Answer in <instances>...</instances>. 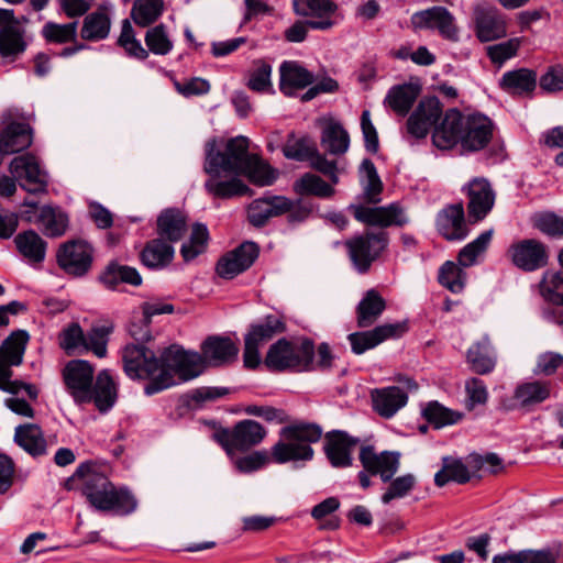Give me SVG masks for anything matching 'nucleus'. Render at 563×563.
<instances>
[{
  "label": "nucleus",
  "mask_w": 563,
  "mask_h": 563,
  "mask_svg": "<svg viewBox=\"0 0 563 563\" xmlns=\"http://www.w3.org/2000/svg\"><path fill=\"white\" fill-rule=\"evenodd\" d=\"M250 141L239 135L224 142L211 139L205 145L203 170L209 178L207 191L216 198H231L249 192V187L239 178L245 175L256 186H271L278 170L258 155L249 153Z\"/></svg>",
  "instance_id": "f257e3e1"
},
{
  "label": "nucleus",
  "mask_w": 563,
  "mask_h": 563,
  "mask_svg": "<svg viewBox=\"0 0 563 563\" xmlns=\"http://www.w3.org/2000/svg\"><path fill=\"white\" fill-rule=\"evenodd\" d=\"M95 368L84 360L69 361L63 369L68 393L78 404L93 401L101 412L109 410L117 400V387L109 372L101 371L93 384Z\"/></svg>",
  "instance_id": "f03ea898"
},
{
  "label": "nucleus",
  "mask_w": 563,
  "mask_h": 563,
  "mask_svg": "<svg viewBox=\"0 0 563 563\" xmlns=\"http://www.w3.org/2000/svg\"><path fill=\"white\" fill-rule=\"evenodd\" d=\"M74 478L80 482V490L89 504L100 511L134 510L133 496L123 488H117L108 477L93 464H81Z\"/></svg>",
  "instance_id": "7ed1b4c3"
},
{
  "label": "nucleus",
  "mask_w": 563,
  "mask_h": 563,
  "mask_svg": "<svg viewBox=\"0 0 563 563\" xmlns=\"http://www.w3.org/2000/svg\"><path fill=\"white\" fill-rule=\"evenodd\" d=\"M125 374L132 379H147L144 393L152 396L174 386L168 372H161L162 354L159 357L143 344H128L122 351Z\"/></svg>",
  "instance_id": "20e7f679"
},
{
  "label": "nucleus",
  "mask_w": 563,
  "mask_h": 563,
  "mask_svg": "<svg viewBox=\"0 0 563 563\" xmlns=\"http://www.w3.org/2000/svg\"><path fill=\"white\" fill-rule=\"evenodd\" d=\"M282 440L272 448V457L283 464L290 461H310L313 457L311 443L322 437V429L314 423H294L280 431Z\"/></svg>",
  "instance_id": "39448f33"
},
{
  "label": "nucleus",
  "mask_w": 563,
  "mask_h": 563,
  "mask_svg": "<svg viewBox=\"0 0 563 563\" xmlns=\"http://www.w3.org/2000/svg\"><path fill=\"white\" fill-rule=\"evenodd\" d=\"M27 341V332L18 330L12 332L0 345V389L13 395L24 390L31 399L35 400L38 390L34 385L11 379L13 374L11 367L22 363Z\"/></svg>",
  "instance_id": "423d86ee"
},
{
  "label": "nucleus",
  "mask_w": 563,
  "mask_h": 563,
  "mask_svg": "<svg viewBox=\"0 0 563 563\" xmlns=\"http://www.w3.org/2000/svg\"><path fill=\"white\" fill-rule=\"evenodd\" d=\"M313 354L314 346L309 340L292 343L286 339H280L268 349L265 365L276 371L288 368L305 371L312 363Z\"/></svg>",
  "instance_id": "0eeeda50"
},
{
  "label": "nucleus",
  "mask_w": 563,
  "mask_h": 563,
  "mask_svg": "<svg viewBox=\"0 0 563 563\" xmlns=\"http://www.w3.org/2000/svg\"><path fill=\"white\" fill-rule=\"evenodd\" d=\"M205 358L200 353L187 351L180 345H170L162 352L161 372H168L177 384V379L187 382L201 375L206 368Z\"/></svg>",
  "instance_id": "6e6552de"
},
{
  "label": "nucleus",
  "mask_w": 563,
  "mask_h": 563,
  "mask_svg": "<svg viewBox=\"0 0 563 563\" xmlns=\"http://www.w3.org/2000/svg\"><path fill=\"white\" fill-rule=\"evenodd\" d=\"M286 325L282 317L268 314L263 320L250 327L244 339V365L255 368L261 361L260 346L271 341L275 335L285 332Z\"/></svg>",
  "instance_id": "1a4fd4ad"
},
{
  "label": "nucleus",
  "mask_w": 563,
  "mask_h": 563,
  "mask_svg": "<svg viewBox=\"0 0 563 563\" xmlns=\"http://www.w3.org/2000/svg\"><path fill=\"white\" fill-rule=\"evenodd\" d=\"M229 455L236 451H246L260 444L266 437L264 427L255 420H242L232 430L221 429L213 434Z\"/></svg>",
  "instance_id": "9d476101"
},
{
  "label": "nucleus",
  "mask_w": 563,
  "mask_h": 563,
  "mask_svg": "<svg viewBox=\"0 0 563 563\" xmlns=\"http://www.w3.org/2000/svg\"><path fill=\"white\" fill-rule=\"evenodd\" d=\"M388 245V234L366 232L346 242L350 257L360 273H365Z\"/></svg>",
  "instance_id": "9b49d317"
},
{
  "label": "nucleus",
  "mask_w": 563,
  "mask_h": 563,
  "mask_svg": "<svg viewBox=\"0 0 563 563\" xmlns=\"http://www.w3.org/2000/svg\"><path fill=\"white\" fill-rule=\"evenodd\" d=\"M58 266L68 275H86L92 265L93 249L82 240H71L59 245L56 253Z\"/></svg>",
  "instance_id": "f8f14e48"
},
{
  "label": "nucleus",
  "mask_w": 563,
  "mask_h": 563,
  "mask_svg": "<svg viewBox=\"0 0 563 563\" xmlns=\"http://www.w3.org/2000/svg\"><path fill=\"white\" fill-rule=\"evenodd\" d=\"M410 24L413 31L437 30L439 34L451 42L459 41V26L454 15L444 7H432L415 12Z\"/></svg>",
  "instance_id": "ddd939ff"
},
{
  "label": "nucleus",
  "mask_w": 563,
  "mask_h": 563,
  "mask_svg": "<svg viewBox=\"0 0 563 563\" xmlns=\"http://www.w3.org/2000/svg\"><path fill=\"white\" fill-rule=\"evenodd\" d=\"M9 172L26 191L36 194L46 190L47 176L35 155L26 153L14 157L9 164Z\"/></svg>",
  "instance_id": "4468645a"
},
{
  "label": "nucleus",
  "mask_w": 563,
  "mask_h": 563,
  "mask_svg": "<svg viewBox=\"0 0 563 563\" xmlns=\"http://www.w3.org/2000/svg\"><path fill=\"white\" fill-rule=\"evenodd\" d=\"M511 263L525 271L534 272L548 265L547 246L538 240L526 239L510 245L508 250Z\"/></svg>",
  "instance_id": "2eb2a0df"
},
{
  "label": "nucleus",
  "mask_w": 563,
  "mask_h": 563,
  "mask_svg": "<svg viewBox=\"0 0 563 563\" xmlns=\"http://www.w3.org/2000/svg\"><path fill=\"white\" fill-rule=\"evenodd\" d=\"M463 190L468 198V217L474 222L483 220L495 205L496 194L486 178L472 179Z\"/></svg>",
  "instance_id": "dca6fc26"
},
{
  "label": "nucleus",
  "mask_w": 563,
  "mask_h": 563,
  "mask_svg": "<svg viewBox=\"0 0 563 563\" xmlns=\"http://www.w3.org/2000/svg\"><path fill=\"white\" fill-rule=\"evenodd\" d=\"M354 218L367 225L373 227H401L407 223L402 208L398 203H390L386 207L353 206Z\"/></svg>",
  "instance_id": "f3484780"
},
{
  "label": "nucleus",
  "mask_w": 563,
  "mask_h": 563,
  "mask_svg": "<svg viewBox=\"0 0 563 563\" xmlns=\"http://www.w3.org/2000/svg\"><path fill=\"white\" fill-rule=\"evenodd\" d=\"M257 256L258 246L254 242H244L218 261L217 273L222 278L232 279L250 268Z\"/></svg>",
  "instance_id": "a211bd4d"
},
{
  "label": "nucleus",
  "mask_w": 563,
  "mask_h": 563,
  "mask_svg": "<svg viewBox=\"0 0 563 563\" xmlns=\"http://www.w3.org/2000/svg\"><path fill=\"white\" fill-rule=\"evenodd\" d=\"M442 114V104L435 97L422 99L407 120V131L416 139H423Z\"/></svg>",
  "instance_id": "6ab92c4d"
},
{
  "label": "nucleus",
  "mask_w": 563,
  "mask_h": 563,
  "mask_svg": "<svg viewBox=\"0 0 563 563\" xmlns=\"http://www.w3.org/2000/svg\"><path fill=\"white\" fill-rule=\"evenodd\" d=\"M398 452L384 451L376 453L372 445L361 449L360 461L364 470L373 475H379L380 479L389 482L397 473L400 465Z\"/></svg>",
  "instance_id": "aec40b11"
},
{
  "label": "nucleus",
  "mask_w": 563,
  "mask_h": 563,
  "mask_svg": "<svg viewBox=\"0 0 563 563\" xmlns=\"http://www.w3.org/2000/svg\"><path fill=\"white\" fill-rule=\"evenodd\" d=\"M407 330L405 323H387L382 324L373 330L364 332L351 333L347 339L351 343L352 351L355 354H362L373 349L387 339L398 338Z\"/></svg>",
  "instance_id": "412c9836"
},
{
  "label": "nucleus",
  "mask_w": 563,
  "mask_h": 563,
  "mask_svg": "<svg viewBox=\"0 0 563 563\" xmlns=\"http://www.w3.org/2000/svg\"><path fill=\"white\" fill-rule=\"evenodd\" d=\"M494 124L483 114L465 117L461 145L466 151H479L487 146L493 137Z\"/></svg>",
  "instance_id": "4be33fe9"
},
{
  "label": "nucleus",
  "mask_w": 563,
  "mask_h": 563,
  "mask_svg": "<svg viewBox=\"0 0 563 563\" xmlns=\"http://www.w3.org/2000/svg\"><path fill=\"white\" fill-rule=\"evenodd\" d=\"M476 34L482 42L501 38L507 34V23L499 11L489 5L478 4L474 11Z\"/></svg>",
  "instance_id": "5701e85b"
},
{
  "label": "nucleus",
  "mask_w": 563,
  "mask_h": 563,
  "mask_svg": "<svg viewBox=\"0 0 563 563\" xmlns=\"http://www.w3.org/2000/svg\"><path fill=\"white\" fill-rule=\"evenodd\" d=\"M296 14L312 16L317 20H309V25L314 30H329L334 25L332 15L336 12L338 5L333 0H292Z\"/></svg>",
  "instance_id": "b1692460"
},
{
  "label": "nucleus",
  "mask_w": 563,
  "mask_h": 563,
  "mask_svg": "<svg viewBox=\"0 0 563 563\" xmlns=\"http://www.w3.org/2000/svg\"><path fill=\"white\" fill-rule=\"evenodd\" d=\"M552 390L553 385L549 380H529L515 388L512 398L518 409L531 412L551 397Z\"/></svg>",
  "instance_id": "393cba45"
},
{
  "label": "nucleus",
  "mask_w": 563,
  "mask_h": 563,
  "mask_svg": "<svg viewBox=\"0 0 563 563\" xmlns=\"http://www.w3.org/2000/svg\"><path fill=\"white\" fill-rule=\"evenodd\" d=\"M465 117L456 109L445 112L443 120L437 126L432 134L433 144L441 150L452 148L459 142L461 143L464 131Z\"/></svg>",
  "instance_id": "a878e982"
},
{
  "label": "nucleus",
  "mask_w": 563,
  "mask_h": 563,
  "mask_svg": "<svg viewBox=\"0 0 563 563\" xmlns=\"http://www.w3.org/2000/svg\"><path fill=\"white\" fill-rule=\"evenodd\" d=\"M200 354L205 358L206 366H220L235 361L239 347L228 336L211 335L202 342Z\"/></svg>",
  "instance_id": "bb28decb"
},
{
  "label": "nucleus",
  "mask_w": 563,
  "mask_h": 563,
  "mask_svg": "<svg viewBox=\"0 0 563 563\" xmlns=\"http://www.w3.org/2000/svg\"><path fill=\"white\" fill-rule=\"evenodd\" d=\"M33 143V130L24 122H10L0 130V153L11 155L29 148Z\"/></svg>",
  "instance_id": "cd10ccee"
},
{
  "label": "nucleus",
  "mask_w": 563,
  "mask_h": 563,
  "mask_svg": "<svg viewBox=\"0 0 563 563\" xmlns=\"http://www.w3.org/2000/svg\"><path fill=\"white\" fill-rule=\"evenodd\" d=\"M358 440L343 431H331L325 434L324 451L334 467H346L352 464L351 453Z\"/></svg>",
  "instance_id": "c85d7f7f"
},
{
  "label": "nucleus",
  "mask_w": 563,
  "mask_h": 563,
  "mask_svg": "<svg viewBox=\"0 0 563 563\" xmlns=\"http://www.w3.org/2000/svg\"><path fill=\"white\" fill-rule=\"evenodd\" d=\"M437 228L446 240H463L467 235L462 203L444 208L437 218Z\"/></svg>",
  "instance_id": "c756f323"
},
{
  "label": "nucleus",
  "mask_w": 563,
  "mask_h": 563,
  "mask_svg": "<svg viewBox=\"0 0 563 563\" xmlns=\"http://www.w3.org/2000/svg\"><path fill=\"white\" fill-rule=\"evenodd\" d=\"M374 410L384 418H391L408 401V395L398 386H390L372 391Z\"/></svg>",
  "instance_id": "7c9ffc66"
},
{
  "label": "nucleus",
  "mask_w": 563,
  "mask_h": 563,
  "mask_svg": "<svg viewBox=\"0 0 563 563\" xmlns=\"http://www.w3.org/2000/svg\"><path fill=\"white\" fill-rule=\"evenodd\" d=\"M279 71V88L286 96H292L297 90L308 87L314 80L313 75L298 62H284Z\"/></svg>",
  "instance_id": "2f4dec72"
},
{
  "label": "nucleus",
  "mask_w": 563,
  "mask_h": 563,
  "mask_svg": "<svg viewBox=\"0 0 563 563\" xmlns=\"http://www.w3.org/2000/svg\"><path fill=\"white\" fill-rule=\"evenodd\" d=\"M26 31L21 22L0 29V55L14 60L26 49Z\"/></svg>",
  "instance_id": "473e14b6"
},
{
  "label": "nucleus",
  "mask_w": 563,
  "mask_h": 563,
  "mask_svg": "<svg viewBox=\"0 0 563 563\" xmlns=\"http://www.w3.org/2000/svg\"><path fill=\"white\" fill-rule=\"evenodd\" d=\"M111 30V18L106 7L87 14L82 21L80 36L85 41L98 42L108 37Z\"/></svg>",
  "instance_id": "72a5a7b5"
},
{
  "label": "nucleus",
  "mask_w": 563,
  "mask_h": 563,
  "mask_svg": "<svg viewBox=\"0 0 563 563\" xmlns=\"http://www.w3.org/2000/svg\"><path fill=\"white\" fill-rule=\"evenodd\" d=\"M475 474L471 471L461 459L453 456H444L442 459V467L434 475V483L439 487H443L450 482L457 484L467 483Z\"/></svg>",
  "instance_id": "f704fd0d"
},
{
  "label": "nucleus",
  "mask_w": 563,
  "mask_h": 563,
  "mask_svg": "<svg viewBox=\"0 0 563 563\" xmlns=\"http://www.w3.org/2000/svg\"><path fill=\"white\" fill-rule=\"evenodd\" d=\"M386 308L385 299L375 289L365 292L356 307V321L360 328L374 324Z\"/></svg>",
  "instance_id": "c9c22d12"
},
{
  "label": "nucleus",
  "mask_w": 563,
  "mask_h": 563,
  "mask_svg": "<svg viewBox=\"0 0 563 563\" xmlns=\"http://www.w3.org/2000/svg\"><path fill=\"white\" fill-rule=\"evenodd\" d=\"M320 143L329 154L342 155L350 147V135L340 122L329 120L323 126Z\"/></svg>",
  "instance_id": "e433bc0d"
},
{
  "label": "nucleus",
  "mask_w": 563,
  "mask_h": 563,
  "mask_svg": "<svg viewBox=\"0 0 563 563\" xmlns=\"http://www.w3.org/2000/svg\"><path fill=\"white\" fill-rule=\"evenodd\" d=\"M14 244L19 253L31 263H42L46 256L47 243L33 230L16 234Z\"/></svg>",
  "instance_id": "4c0bfd02"
},
{
  "label": "nucleus",
  "mask_w": 563,
  "mask_h": 563,
  "mask_svg": "<svg viewBox=\"0 0 563 563\" xmlns=\"http://www.w3.org/2000/svg\"><path fill=\"white\" fill-rule=\"evenodd\" d=\"M187 231V218L177 209L163 211L157 219V233L169 242L179 241Z\"/></svg>",
  "instance_id": "58836bf2"
},
{
  "label": "nucleus",
  "mask_w": 563,
  "mask_h": 563,
  "mask_svg": "<svg viewBox=\"0 0 563 563\" xmlns=\"http://www.w3.org/2000/svg\"><path fill=\"white\" fill-rule=\"evenodd\" d=\"M173 258L174 247L162 239L147 242L141 253L142 263L152 269H162L168 266Z\"/></svg>",
  "instance_id": "ea45409f"
},
{
  "label": "nucleus",
  "mask_w": 563,
  "mask_h": 563,
  "mask_svg": "<svg viewBox=\"0 0 563 563\" xmlns=\"http://www.w3.org/2000/svg\"><path fill=\"white\" fill-rule=\"evenodd\" d=\"M500 87L510 95H526L534 90L537 86V74L527 68L507 71L500 79Z\"/></svg>",
  "instance_id": "a19ab883"
},
{
  "label": "nucleus",
  "mask_w": 563,
  "mask_h": 563,
  "mask_svg": "<svg viewBox=\"0 0 563 563\" xmlns=\"http://www.w3.org/2000/svg\"><path fill=\"white\" fill-rule=\"evenodd\" d=\"M420 89L417 85L404 84L389 89L384 102L399 115H406L418 98Z\"/></svg>",
  "instance_id": "79ce46f5"
},
{
  "label": "nucleus",
  "mask_w": 563,
  "mask_h": 563,
  "mask_svg": "<svg viewBox=\"0 0 563 563\" xmlns=\"http://www.w3.org/2000/svg\"><path fill=\"white\" fill-rule=\"evenodd\" d=\"M538 291L545 303L563 307V272L545 271L538 284Z\"/></svg>",
  "instance_id": "37998d69"
},
{
  "label": "nucleus",
  "mask_w": 563,
  "mask_h": 563,
  "mask_svg": "<svg viewBox=\"0 0 563 563\" xmlns=\"http://www.w3.org/2000/svg\"><path fill=\"white\" fill-rule=\"evenodd\" d=\"M467 361L472 369L479 375L488 374L495 368L496 357L492 352L488 338H483L468 349Z\"/></svg>",
  "instance_id": "c03bdc74"
},
{
  "label": "nucleus",
  "mask_w": 563,
  "mask_h": 563,
  "mask_svg": "<svg viewBox=\"0 0 563 563\" xmlns=\"http://www.w3.org/2000/svg\"><path fill=\"white\" fill-rule=\"evenodd\" d=\"M37 223L45 235L49 238H57L66 232L68 227V217L58 208L44 206L40 210Z\"/></svg>",
  "instance_id": "a18cd8bd"
},
{
  "label": "nucleus",
  "mask_w": 563,
  "mask_h": 563,
  "mask_svg": "<svg viewBox=\"0 0 563 563\" xmlns=\"http://www.w3.org/2000/svg\"><path fill=\"white\" fill-rule=\"evenodd\" d=\"M14 440L32 455H40L45 452V440L37 424L26 423L16 427Z\"/></svg>",
  "instance_id": "49530a36"
},
{
  "label": "nucleus",
  "mask_w": 563,
  "mask_h": 563,
  "mask_svg": "<svg viewBox=\"0 0 563 563\" xmlns=\"http://www.w3.org/2000/svg\"><path fill=\"white\" fill-rule=\"evenodd\" d=\"M363 184V199L367 203H378L383 191V183L371 159H364L360 167Z\"/></svg>",
  "instance_id": "de8ad7c7"
},
{
  "label": "nucleus",
  "mask_w": 563,
  "mask_h": 563,
  "mask_svg": "<svg viewBox=\"0 0 563 563\" xmlns=\"http://www.w3.org/2000/svg\"><path fill=\"white\" fill-rule=\"evenodd\" d=\"M294 191L300 196L329 198L333 196V187L318 175L306 173L294 183Z\"/></svg>",
  "instance_id": "09e8293b"
},
{
  "label": "nucleus",
  "mask_w": 563,
  "mask_h": 563,
  "mask_svg": "<svg viewBox=\"0 0 563 563\" xmlns=\"http://www.w3.org/2000/svg\"><path fill=\"white\" fill-rule=\"evenodd\" d=\"M164 11V0H135L131 18L142 27H146L154 23Z\"/></svg>",
  "instance_id": "8fccbe9b"
},
{
  "label": "nucleus",
  "mask_w": 563,
  "mask_h": 563,
  "mask_svg": "<svg viewBox=\"0 0 563 563\" xmlns=\"http://www.w3.org/2000/svg\"><path fill=\"white\" fill-rule=\"evenodd\" d=\"M493 229L479 234L477 239L465 245L459 253V263L464 267H470L476 263L478 256L485 253L492 238Z\"/></svg>",
  "instance_id": "3c124183"
},
{
  "label": "nucleus",
  "mask_w": 563,
  "mask_h": 563,
  "mask_svg": "<svg viewBox=\"0 0 563 563\" xmlns=\"http://www.w3.org/2000/svg\"><path fill=\"white\" fill-rule=\"evenodd\" d=\"M209 239L208 229L205 224L196 223L192 227L190 239L184 243L180 253L186 262L196 258L205 252Z\"/></svg>",
  "instance_id": "603ef678"
},
{
  "label": "nucleus",
  "mask_w": 563,
  "mask_h": 563,
  "mask_svg": "<svg viewBox=\"0 0 563 563\" xmlns=\"http://www.w3.org/2000/svg\"><path fill=\"white\" fill-rule=\"evenodd\" d=\"M316 143L308 136L296 137L294 134L288 136L286 144L283 146L285 157L294 161H308L314 153Z\"/></svg>",
  "instance_id": "864d4df0"
},
{
  "label": "nucleus",
  "mask_w": 563,
  "mask_h": 563,
  "mask_svg": "<svg viewBox=\"0 0 563 563\" xmlns=\"http://www.w3.org/2000/svg\"><path fill=\"white\" fill-rule=\"evenodd\" d=\"M466 275L461 267L453 262H445L439 272V282L452 292H461L465 285Z\"/></svg>",
  "instance_id": "5fc2aeb1"
},
{
  "label": "nucleus",
  "mask_w": 563,
  "mask_h": 563,
  "mask_svg": "<svg viewBox=\"0 0 563 563\" xmlns=\"http://www.w3.org/2000/svg\"><path fill=\"white\" fill-rule=\"evenodd\" d=\"M42 35L47 42L52 43L63 44L71 42L77 35V22L66 24L47 22L42 29Z\"/></svg>",
  "instance_id": "6e6d98bb"
},
{
  "label": "nucleus",
  "mask_w": 563,
  "mask_h": 563,
  "mask_svg": "<svg viewBox=\"0 0 563 563\" xmlns=\"http://www.w3.org/2000/svg\"><path fill=\"white\" fill-rule=\"evenodd\" d=\"M423 417L435 428L453 424L461 419V415L452 411L439 402H429L423 409Z\"/></svg>",
  "instance_id": "4d7b16f0"
},
{
  "label": "nucleus",
  "mask_w": 563,
  "mask_h": 563,
  "mask_svg": "<svg viewBox=\"0 0 563 563\" xmlns=\"http://www.w3.org/2000/svg\"><path fill=\"white\" fill-rule=\"evenodd\" d=\"M145 43L148 49L156 55H166L173 49V43L163 24L156 25L146 32Z\"/></svg>",
  "instance_id": "13d9d810"
},
{
  "label": "nucleus",
  "mask_w": 563,
  "mask_h": 563,
  "mask_svg": "<svg viewBox=\"0 0 563 563\" xmlns=\"http://www.w3.org/2000/svg\"><path fill=\"white\" fill-rule=\"evenodd\" d=\"M533 227L551 238H563V218L553 212H542L533 217Z\"/></svg>",
  "instance_id": "bf43d9fd"
},
{
  "label": "nucleus",
  "mask_w": 563,
  "mask_h": 563,
  "mask_svg": "<svg viewBox=\"0 0 563 563\" xmlns=\"http://www.w3.org/2000/svg\"><path fill=\"white\" fill-rule=\"evenodd\" d=\"M416 485V477L412 474H406L393 479L387 490L382 495V501L389 504L391 500L407 496Z\"/></svg>",
  "instance_id": "052dcab7"
},
{
  "label": "nucleus",
  "mask_w": 563,
  "mask_h": 563,
  "mask_svg": "<svg viewBox=\"0 0 563 563\" xmlns=\"http://www.w3.org/2000/svg\"><path fill=\"white\" fill-rule=\"evenodd\" d=\"M110 329L107 327L92 328L85 334L84 345L85 350L92 351L98 357H103L107 354V342Z\"/></svg>",
  "instance_id": "680f3d73"
},
{
  "label": "nucleus",
  "mask_w": 563,
  "mask_h": 563,
  "mask_svg": "<svg viewBox=\"0 0 563 563\" xmlns=\"http://www.w3.org/2000/svg\"><path fill=\"white\" fill-rule=\"evenodd\" d=\"M521 40L518 37L510 38L506 42L490 45L487 49V55L494 64L501 65L505 60L514 57L520 47Z\"/></svg>",
  "instance_id": "e2e57ef3"
},
{
  "label": "nucleus",
  "mask_w": 563,
  "mask_h": 563,
  "mask_svg": "<svg viewBox=\"0 0 563 563\" xmlns=\"http://www.w3.org/2000/svg\"><path fill=\"white\" fill-rule=\"evenodd\" d=\"M563 366V355L555 352H544L538 355L533 373L550 376Z\"/></svg>",
  "instance_id": "0e129e2a"
},
{
  "label": "nucleus",
  "mask_w": 563,
  "mask_h": 563,
  "mask_svg": "<svg viewBox=\"0 0 563 563\" xmlns=\"http://www.w3.org/2000/svg\"><path fill=\"white\" fill-rule=\"evenodd\" d=\"M271 74V65L264 62H257L255 69L250 75L247 82L249 88L258 92L265 91L272 86Z\"/></svg>",
  "instance_id": "69168bd1"
},
{
  "label": "nucleus",
  "mask_w": 563,
  "mask_h": 563,
  "mask_svg": "<svg viewBox=\"0 0 563 563\" xmlns=\"http://www.w3.org/2000/svg\"><path fill=\"white\" fill-rule=\"evenodd\" d=\"M272 217L268 200L260 198L254 200L249 207L250 222L255 227L264 225Z\"/></svg>",
  "instance_id": "338daca9"
},
{
  "label": "nucleus",
  "mask_w": 563,
  "mask_h": 563,
  "mask_svg": "<svg viewBox=\"0 0 563 563\" xmlns=\"http://www.w3.org/2000/svg\"><path fill=\"white\" fill-rule=\"evenodd\" d=\"M540 88L547 92H556L563 90V66L550 67L540 78Z\"/></svg>",
  "instance_id": "774afa93"
}]
</instances>
